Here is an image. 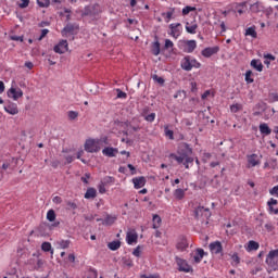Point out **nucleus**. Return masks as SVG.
<instances>
[{
    "label": "nucleus",
    "instance_id": "obj_28",
    "mask_svg": "<svg viewBox=\"0 0 278 278\" xmlns=\"http://www.w3.org/2000/svg\"><path fill=\"white\" fill-rule=\"evenodd\" d=\"M175 14V8L169 9L167 12H163L162 16L165 18L166 23L170 22V18H173V15Z\"/></svg>",
    "mask_w": 278,
    "mask_h": 278
},
{
    "label": "nucleus",
    "instance_id": "obj_54",
    "mask_svg": "<svg viewBox=\"0 0 278 278\" xmlns=\"http://www.w3.org/2000/svg\"><path fill=\"white\" fill-rule=\"evenodd\" d=\"M269 194H270L271 197H277V198H278V186H275L274 188H271V189L269 190Z\"/></svg>",
    "mask_w": 278,
    "mask_h": 278
},
{
    "label": "nucleus",
    "instance_id": "obj_30",
    "mask_svg": "<svg viewBox=\"0 0 278 278\" xmlns=\"http://www.w3.org/2000/svg\"><path fill=\"white\" fill-rule=\"evenodd\" d=\"M174 197L175 199H177L178 201H181V199H184V197H186V191L184 189H176L174 191Z\"/></svg>",
    "mask_w": 278,
    "mask_h": 278
},
{
    "label": "nucleus",
    "instance_id": "obj_12",
    "mask_svg": "<svg viewBox=\"0 0 278 278\" xmlns=\"http://www.w3.org/2000/svg\"><path fill=\"white\" fill-rule=\"evenodd\" d=\"M208 249L212 255H220L223 254V243L220 241H214L210 243Z\"/></svg>",
    "mask_w": 278,
    "mask_h": 278
},
{
    "label": "nucleus",
    "instance_id": "obj_31",
    "mask_svg": "<svg viewBox=\"0 0 278 278\" xmlns=\"http://www.w3.org/2000/svg\"><path fill=\"white\" fill-rule=\"evenodd\" d=\"M153 229H160V226L162 225V217L160 215H153Z\"/></svg>",
    "mask_w": 278,
    "mask_h": 278
},
{
    "label": "nucleus",
    "instance_id": "obj_56",
    "mask_svg": "<svg viewBox=\"0 0 278 278\" xmlns=\"http://www.w3.org/2000/svg\"><path fill=\"white\" fill-rule=\"evenodd\" d=\"M269 100L271 101V103H275V101H278V94L277 93H271L269 96Z\"/></svg>",
    "mask_w": 278,
    "mask_h": 278
},
{
    "label": "nucleus",
    "instance_id": "obj_4",
    "mask_svg": "<svg viewBox=\"0 0 278 278\" xmlns=\"http://www.w3.org/2000/svg\"><path fill=\"white\" fill-rule=\"evenodd\" d=\"M169 157L175 160L178 164H184L186 168H190V164H193L194 159L192 156H188V154L184 153L180 155L170 154Z\"/></svg>",
    "mask_w": 278,
    "mask_h": 278
},
{
    "label": "nucleus",
    "instance_id": "obj_23",
    "mask_svg": "<svg viewBox=\"0 0 278 278\" xmlns=\"http://www.w3.org/2000/svg\"><path fill=\"white\" fill-rule=\"evenodd\" d=\"M250 64H251L252 68H254L258 73H262V71H264V65L262 64V61H260V60L253 59Z\"/></svg>",
    "mask_w": 278,
    "mask_h": 278
},
{
    "label": "nucleus",
    "instance_id": "obj_63",
    "mask_svg": "<svg viewBox=\"0 0 278 278\" xmlns=\"http://www.w3.org/2000/svg\"><path fill=\"white\" fill-rule=\"evenodd\" d=\"M141 278H160V276L159 275H150V276L142 275Z\"/></svg>",
    "mask_w": 278,
    "mask_h": 278
},
{
    "label": "nucleus",
    "instance_id": "obj_40",
    "mask_svg": "<svg viewBox=\"0 0 278 278\" xmlns=\"http://www.w3.org/2000/svg\"><path fill=\"white\" fill-rule=\"evenodd\" d=\"M115 222H116V217H114V216H108V217L103 220L102 225H114Z\"/></svg>",
    "mask_w": 278,
    "mask_h": 278
},
{
    "label": "nucleus",
    "instance_id": "obj_61",
    "mask_svg": "<svg viewBox=\"0 0 278 278\" xmlns=\"http://www.w3.org/2000/svg\"><path fill=\"white\" fill-rule=\"evenodd\" d=\"M153 79H155V81H157V84H164V78L157 77V75H155V76L153 77Z\"/></svg>",
    "mask_w": 278,
    "mask_h": 278
},
{
    "label": "nucleus",
    "instance_id": "obj_42",
    "mask_svg": "<svg viewBox=\"0 0 278 278\" xmlns=\"http://www.w3.org/2000/svg\"><path fill=\"white\" fill-rule=\"evenodd\" d=\"M240 110H242V104L236 103L230 105V112H232V114L240 112Z\"/></svg>",
    "mask_w": 278,
    "mask_h": 278
},
{
    "label": "nucleus",
    "instance_id": "obj_43",
    "mask_svg": "<svg viewBox=\"0 0 278 278\" xmlns=\"http://www.w3.org/2000/svg\"><path fill=\"white\" fill-rule=\"evenodd\" d=\"M231 260H232V266H238V264H240V256H238V253H235L231 255Z\"/></svg>",
    "mask_w": 278,
    "mask_h": 278
},
{
    "label": "nucleus",
    "instance_id": "obj_35",
    "mask_svg": "<svg viewBox=\"0 0 278 278\" xmlns=\"http://www.w3.org/2000/svg\"><path fill=\"white\" fill-rule=\"evenodd\" d=\"M41 250H43L45 253H49V251H50L51 255H53V250L51 249V243L50 242H43L41 244Z\"/></svg>",
    "mask_w": 278,
    "mask_h": 278
},
{
    "label": "nucleus",
    "instance_id": "obj_49",
    "mask_svg": "<svg viewBox=\"0 0 278 278\" xmlns=\"http://www.w3.org/2000/svg\"><path fill=\"white\" fill-rule=\"evenodd\" d=\"M21 3H18V8H21L22 10H25V8H28L29 5V0H20Z\"/></svg>",
    "mask_w": 278,
    "mask_h": 278
},
{
    "label": "nucleus",
    "instance_id": "obj_37",
    "mask_svg": "<svg viewBox=\"0 0 278 278\" xmlns=\"http://www.w3.org/2000/svg\"><path fill=\"white\" fill-rule=\"evenodd\" d=\"M37 5H39V8H49L51 0H37Z\"/></svg>",
    "mask_w": 278,
    "mask_h": 278
},
{
    "label": "nucleus",
    "instance_id": "obj_18",
    "mask_svg": "<svg viewBox=\"0 0 278 278\" xmlns=\"http://www.w3.org/2000/svg\"><path fill=\"white\" fill-rule=\"evenodd\" d=\"M102 154L105 155V157H116L118 154V149L106 147L102 150Z\"/></svg>",
    "mask_w": 278,
    "mask_h": 278
},
{
    "label": "nucleus",
    "instance_id": "obj_15",
    "mask_svg": "<svg viewBox=\"0 0 278 278\" xmlns=\"http://www.w3.org/2000/svg\"><path fill=\"white\" fill-rule=\"evenodd\" d=\"M132 184L136 190H140V188H144V186L147 185V178H144L143 176L132 178Z\"/></svg>",
    "mask_w": 278,
    "mask_h": 278
},
{
    "label": "nucleus",
    "instance_id": "obj_11",
    "mask_svg": "<svg viewBox=\"0 0 278 278\" xmlns=\"http://www.w3.org/2000/svg\"><path fill=\"white\" fill-rule=\"evenodd\" d=\"M126 242L127 244H137L138 243V232L136 229H129L126 233Z\"/></svg>",
    "mask_w": 278,
    "mask_h": 278
},
{
    "label": "nucleus",
    "instance_id": "obj_48",
    "mask_svg": "<svg viewBox=\"0 0 278 278\" xmlns=\"http://www.w3.org/2000/svg\"><path fill=\"white\" fill-rule=\"evenodd\" d=\"M144 121H147L148 123H153V121H155V113H151L149 115H146Z\"/></svg>",
    "mask_w": 278,
    "mask_h": 278
},
{
    "label": "nucleus",
    "instance_id": "obj_38",
    "mask_svg": "<svg viewBox=\"0 0 278 278\" xmlns=\"http://www.w3.org/2000/svg\"><path fill=\"white\" fill-rule=\"evenodd\" d=\"M165 136L169 140H175V132L170 129H168V126L165 127Z\"/></svg>",
    "mask_w": 278,
    "mask_h": 278
},
{
    "label": "nucleus",
    "instance_id": "obj_47",
    "mask_svg": "<svg viewBox=\"0 0 278 278\" xmlns=\"http://www.w3.org/2000/svg\"><path fill=\"white\" fill-rule=\"evenodd\" d=\"M63 157L66 161V164H71L75 160V156L72 154H64Z\"/></svg>",
    "mask_w": 278,
    "mask_h": 278
},
{
    "label": "nucleus",
    "instance_id": "obj_10",
    "mask_svg": "<svg viewBox=\"0 0 278 278\" xmlns=\"http://www.w3.org/2000/svg\"><path fill=\"white\" fill-rule=\"evenodd\" d=\"M23 97V90L21 88L11 87L8 90V98L13 99V101H18Z\"/></svg>",
    "mask_w": 278,
    "mask_h": 278
},
{
    "label": "nucleus",
    "instance_id": "obj_58",
    "mask_svg": "<svg viewBox=\"0 0 278 278\" xmlns=\"http://www.w3.org/2000/svg\"><path fill=\"white\" fill-rule=\"evenodd\" d=\"M210 94H212V91H211V90H206V91H204V93L201 96V99H202V100H205V99H207V97H210Z\"/></svg>",
    "mask_w": 278,
    "mask_h": 278
},
{
    "label": "nucleus",
    "instance_id": "obj_44",
    "mask_svg": "<svg viewBox=\"0 0 278 278\" xmlns=\"http://www.w3.org/2000/svg\"><path fill=\"white\" fill-rule=\"evenodd\" d=\"M152 53H153V55H157L160 53V42L159 41L153 43Z\"/></svg>",
    "mask_w": 278,
    "mask_h": 278
},
{
    "label": "nucleus",
    "instance_id": "obj_9",
    "mask_svg": "<svg viewBox=\"0 0 278 278\" xmlns=\"http://www.w3.org/2000/svg\"><path fill=\"white\" fill-rule=\"evenodd\" d=\"M169 36H172V38H179L181 36V31H184V28L181 26V23H173L169 25Z\"/></svg>",
    "mask_w": 278,
    "mask_h": 278
},
{
    "label": "nucleus",
    "instance_id": "obj_33",
    "mask_svg": "<svg viewBox=\"0 0 278 278\" xmlns=\"http://www.w3.org/2000/svg\"><path fill=\"white\" fill-rule=\"evenodd\" d=\"M245 36H251V38H257V31L255 30V27H249L245 29Z\"/></svg>",
    "mask_w": 278,
    "mask_h": 278
},
{
    "label": "nucleus",
    "instance_id": "obj_59",
    "mask_svg": "<svg viewBox=\"0 0 278 278\" xmlns=\"http://www.w3.org/2000/svg\"><path fill=\"white\" fill-rule=\"evenodd\" d=\"M25 66H26V68H28L29 71H31V68H34V63L30 62V61H27V62L25 63Z\"/></svg>",
    "mask_w": 278,
    "mask_h": 278
},
{
    "label": "nucleus",
    "instance_id": "obj_46",
    "mask_svg": "<svg viewBox=\"0 0 278 278\" xmlns=\"http://www.w3.org/2000/svg\"><path fill=\"white\" fill-rule=\"evenodd\" d=\"M67 116H68L70 121H75V118H77V116H79V113H77L76 111H70L67 113Z\"/></svg>",
    "mask_w": 278,
    "mask_h": 278
},
{
    "label": "nucleus",
    "instance_id": "obj_3",
    "mask_svg": "<svg viewBox=\"0 0 278 278\" xmlns=\"http://www.w3.org/2000/svg\"><path fill=\"white\" fill-rule=\"evenodd\" d=\"M182 71H191L193 68H201V63L197 59L187 55L180 61Z\"/></svg>",
    "mask_w": 278,
    "mask_h": 278
},
{
    "label": "nucleus",
    "instance_id": "obj_50",
    "mask_svg": "<svg viewBox=\"0 0 278 278\" xmlns=\"http://www.w3.org/2000/svg\"><path fill=\"white\" fill-rule=\"evenodd\" d=\"M117 92V99H127V93L121 89H116Z\"/></svg>",
    "mask_w": 278,
    "mask_h": 278
},
{
    "label": "nucleus",
    "instance_id": "obj_2",
    "mask_svg": "<svg viewBox=\"0 0 278 278\" xmlns=\"http://www.w3.org/2000/svg\"><path fill=\"white\" fill-rule=\"evenodd\" d=\"M265 263L268 266V273L278 270V249L268 252Z\"/></svg>",
    "mask_w": 278,
    "mask_h": 278
},
{
    "label": "nucleus",
    "instance_id": "obj_36",
    "mask_svg": "<svg viewBox=\"0 0 278 278\" xmlns=\"http://www.w3.org/2000/svg\"><path fill=\"white\" fill-rule=\"evenodd\" d=\"M245 7H247V2L236 4L235 5L236 12H238V14H244V8Z\"/></svg>",
    "mask_w": 278,
    "mask_h": 278
},
{
    "label": "nucleus",
    "instance_id": "obj_20",
    "mask_svg": "<svg viewBox=\"0 0 278 278\" xmlns=\"http://www.w3.org/2000/svg\"><path fill=\"white\" fill-rule=\"evenodd\" d=\"M54 247L56 249H70L71 247V240H64V239H59L56 241H54Z\"/></svg>",
    "mask_w": 278,
    "mask_h": 278
},
{
    "label": "nucleus",
    "instance_id": "obj_57",
    "mask_svg": "<svg viewBox=\"0 0 278 278\" xmlns=\"http://www.w3.org/2000/svg\"><path fill=\"white\" fill-rule=\"evenodd\" d=\"M132 255H135V257H140V247H137V248L132 251Z\"/></svg>",
    "mask_w": 278,
    "mask_h": 278
},
{
    "label": "nucleus",
    "instance_id": "obj_52",
    "mask_svg": "<svg viewBox=\"0 0 278 278\" xmlns=\"http://www.w3.org/2000/svg\"><path fill=\"white\" fill-rule=\"evenodd\" d=\"M98 190H99L100 194H105V192H106L105 184H103L101 181L100 185L98 186Z\"/></svg>",
    "mask_w": 278,
    "mask_h": 278
},
{
    "label": "nucleus",
    "instance_id": "obj_6",
    "mask_svg": "<svg viewBox=\"0 0 278 278\" xmlns=\"http://www.w3.org/2000/svg\"><path fill=\"white\" fill-rule=\"evenodd\" d=\"M99 14H101L99 4L87 5L83 11V16H99Z\"/></svg>",
    "mask_w": 278,
    "mask_h": 278
},
{
    "label": "nucleus",
    "instance_id": "obj_60",
    "mask_svg": "<svg viewBox=\"0 0 278 278\" xmlns=\"http://www.w3.org/2000/svg\"><path fill=\"white\" fill-rule=\"evenodd\" d=\"M264 58H265V60H270V62H274V60H275V55H273V54H265Z\"/></svg>",
    "mask_w": 278,
    "mask_h": 278
},
{
    "label": "nucleus",
    "instance_id": "obj_34",
    "mask_svg": "<svg viewBox=\"0 0 278 278\" xmlns=\"http://www.w3.org/2000/svg\"><path fill=\"white\" fill-rule=\"evenodd\" d=\"M190 12H197V7L187 5L182 9V16H188Z\"/></svg>",
    "mask_w": 278,
    "mask_h": 278
},
{
    "label": "nucleus",
    "instance_id": "obj_51",
    "mask_svg": "<svg viewBox=\"0 0 278 278\" xmlns=\"http://www.w3.org/2000/svg\"><path fill=\"white\" fill-rule=\"evenodd\" d=\"M165 49H173L175 47V43H173V40L170 39H165Z\"/></svg>",
    "mask_w": 278,
    "mask_h": 278
},
{
    "label": "nucleus",
    "instance_id": "obj_24",
    "mask_svg": "<svg viewBox=\"0 0 278 278\" xmlns=\"http://www.w3.org/2000/svg\"><path fill=\"white\" fill-rule=\"evenodd\" d=\"M198 28L199 25H197V22H192L191 24L189 22L186 23V31L188 34H197Z\"/></svg>",
    "mask_w": 278,
    "mask_h": 278
},
{
    "label": "nucleus",
    "instance_id": "obj_14",
    "mask_svg": "<svg viewBox=\"0 0 278 278\" xmlns=\"http://www.w3.org/2000/svg\"><path fill=\"white\" fill-rule=\"evenodd\" d=\"M220 51V48L218 46L215 47H208L202 50L203 58H212V55H216Z\"/></svg>",
    "mask_w": 278,
    "mask_h": 278
},
{
    "label": "nucleus",
    "instance_id": "obj_55",
    "mask_svg": "<svg viewBox=\"0 0 278 278\" xmlns=\"http://www.w3.org/2000/svg\"><path fill=\"white\" fill-rule=\"evenodd\" d=\"M52 202L55 203L56 205H60V203H62V198L56 195L52 199Z\"/></svg>",
    "mask_w": 278,
    "mask_h": 278
},
{
    "label": "nucleus",
    "instance_id": "obj_29",
    "mask_svg": "<svg viewBox=\"0 0 278 278\" xmlns=\"http://www.w3.org/2000/svg\"><path fill=\"white\" fill-rule=\"evenodd\" d=\"M94 197H97V189L94 188L87 189L85 193V199H94Z\"/></svg>",
    "mask_w": 278,
    "mask_h": 278
},
{
    "label": "nucleus",
    "instance_id": "obj_62",
    "mask_svg": "<svg viewBox=\"0 0 278 278\" xmlns=\"http://www.w3.org/2000/svg\"><path fill=\"white\" fill-rule=\"evenodd\" d=\"M127 166H128L129 170L131 172V175H136V167H134V165H131V164H128Z\"/></svg>",
    "mask_w": 278,
    "mask_h": 278
},
{
    "label": "nucleus",
    "instance_id": "obj_26",
    "mask_svg": "<svg viewBox=\"0 0 278 278\" xmlns=\"http://www.w3.org/2000/svg\"><path fill=\"white\" fill-rule=\"evenodd\" d=\"M75 31V26L73 24H67L61 31L62 36L66 37L68 34Z\"/></svg>",
    "mask_w": 278,
    "mask_h": 278
},
{
    "label": "nucleus",
    "instance_id": "obj_32",
    "mask_svg": "<svg viewBox=\"0 0 278 278\" xmlns=\"http://www.w3.org/2000/svg\"><path fill=\"white\" fill-rule=\"evenodd\" d=\"M108 247L111 251H118V249H121V241L118 240L112 241L108 244Z\"/></svg>",
    "mask_w": 278,
    "mask_h": 278
},
{
    "label": "nucleus",
    "instance_id": "obj_7",
    "mask_svg": "<svg viewBox=\"0 0 278 278\" xmlns=\"http://www.w3.org/2000/svg\"><path fill=\"white\" fill-rule=\"evenodd\" d=\"M175 261L178 266V270L180 273H192V266H190V264H188V261H186L179 256H176Z\"/></svg>",
    "mask_w": 278,
    "mask_h": 278
},
{
    "label": "nucleus",
    "instance_id": "obj_16",
    "mask_svg": "<svg viewBox=\"0 0 278 278\" xmlns=\"http://www.w3.org/2000/svg\"><path fill=\"white\" fill-rule=\"evenodd\" d=\"M203 257H205V251L203 249H197L193 252L194 264H201V262L203 261Z\"/></svg>",
    "mask_w": 278,
    "mask_h": 278
},
{
    "label": "nucleus",
    "instance_id": "obj_17",
    "mask_svg": "<svg viewBox=\"0 0 278 278\" xmlns=\"http://www.w3.org/2000/svg\"><path fill=\"white\" fill-rule=\"evenodd\" d=\"M4 111L7 114H11V116H16L18 114V105L16 103H9L4 105Z\"/></svg>",
    "mask_w": 278,
    "mask_h": 278
},
{
    "label": "nucleus",
    "instance_id": "obj_41",
    "mask_svg": "<svg viewBox=\"0 0 278 278\" xmlns=\"http://www.w3.org/2000/svg\"><path fill=\"white\" fill-rule=\"evenodd\" d=\"M252 75H253V72L251 70L245 72L247 84H253L254 79H253Z\"/></svg>",
    "mask_w": 278,
    "mask_h": 278
},
{
    "label": "nucleus",
    "instance_id": "obj_19",
    "mask_svg": "<svg viewBox=\"0 0 278 278\" xmlns=\"http://www.w3.org/2000/svg\"><path fill=\"white\" fill-rule=\"evenodd\" d=\"M197 49V40L185 41V53H192Z\"/></svg>",
    "mask_w": 278,
    "mask_h": 278
},
{
    "label": "nucleus",
    "instance_id": "obj_27",
    "mask_svg": "<svg viewBox=\"0 0 278 278\" xmlns=\"http://www.w3.org/2000/svg\"><path fill=\"white\" fill-rule=\"evenodd\" d=\"M257 249H260V243L253 240L249 241L248 247L245 248L248 252L257 251Z\"/></svg>",
    "mask_w": 278,
    "mask_h": 278
},
{
    "label": "nucleus",
    "instance_id": "obj_39",
    "mask_svg": "<svg viewBox=\"0 0 278 278\" xmlns=\"http://www.w3.org/2000/svg\"><path fill=\"white\" fill-rule=\"evenodd\" d=\"M47 220H49L50 223H53V220H55V211L53 210L48 211Z\"/></svg>",
    "mask_w": 278,
    "mask_h": 278
},
{
    "label": "nucleus",
    "instance_id": "obj_1",
    "mask_svg": "<svg viewBox=\"0 0 278 278\" xmlns=\"http://www.w3.org/2000/svg\"><path fill=\"white\" fill-rule=\"evenodd\" d=\"M103 144H108V137L100 139H87L85 142V151H87V153H99Z\"/></svg>",
    "mask_w": 278,
    "mask_h": 278
},
{
    "label": "nucleus",
    "instance_id": "obj_53",
    "mask_svg": "<svg viewBox=\"0 0 278 278\" xmlns=\"http://www.w3.org/2000/svg\"><path fill=\"white\" fill-rule=\"evenodd\" d=\"M47 34H49V29L43 28V29L41 30V35L38 37L37 40L40 42V40H42L43 38L47 37Z\"/></svg>",
    "mask_w": 278,
    "mask_h": 278
},
{
    "label": "nucleus",
    "instance_id": "obj_22",
    "mask_svg": "<svg viewBox=\"0 0 278 278\" xmlns=\"http://www.w3.org/2000/svg\"><path fill=\"white\" fill-rule=\"evenodd\" d=\"M250 11L254 14H258V12H264V4H262V2H255L251 4Z\"/></svg>",
    "mask_w": 278,
    "mask_h": 278
},
{
    "label": "nucleus",
    "instance_id": "obj_13",
    "mask_svg": "<svg viewBox=\"0 0 278 278\" xmlns=\"http://www.w3.org/2000/svg\"><path fill=\"white\" fill-rule=\"evenodd\" d=\"M53 51L60 55H62V53H66V51H68V41L61 40L56 46H54Z\"/></svg>",
    "mask_w": 278,
    "mask_h": 278
},
{
    "label": "nucleus",
    "instance_id": "obj_45",
    "mask_svg": "<svg viewBox=\"0 0 278 278\" xmlns=\"http://www.w3.org/2000/svg\"><path fill=\"white\" fill-rule=\"evenodd\" d=\"M102 182H103L105 186H110V184H114V177L106 176V177L103 178Z\"/></svg>",
    "mask_w": 278,
    "mask_h": 278
},
{
    "label": "nucleus",
    "instance_id": "obj_64",
    "mask_svg": "<svg viewBox=\"0 0 278 278\" xmlns=\"http://www.w3.org/2000/svg\"><path fill=\"white\" fill-rule=\"evenodd\" d=\"M68 262H71L72 264H74V262H75V254H70V255H68Z\"/></svg>",
    "mask_w": 278,
    "mask_h": 278
},
{
    "label": "nucleus",
    "instance_id": "obj_5",
    "mask_svg": "<svg viewBox=\"0 0 278 278\" xmlns=\"http://www.w3.org/2000/svg\"><path fill=\"white\" fill-rule=\"evenodd\" d=\"M194 214L195 218H198V220H201V223H205V225H207V219L210 218V216H212L210 208H205L203 206L197 207Z\"/></svg>",
    "mask_w": 278,
    "mask_h": 278
},
{
    "label": "nucleus",
    "instance_id": "obj_8",
    "mask_svg": "<svg viewBox=\"0 0 278 278\" xmlns=\"http://www.w3.org/2000/svg\"><path fill=\"white\" fill-rule=\"evenodd\" d=\"M248 161V168H255V166H260L262 164V155L258 154H248L247 155Z\"/></svg>",
    "mask_w": 278,
    "mask_h": 278
},
{
    "label": "nucleus",
    "instance_id": "obj_21",
    "mask_svg": "<svg viewBox=\"0 0 278 278\" xmlns=\"http://www.w3.org/2000/svg\"><path fill=\"white\" fill-rule=\"evenodd\" d=\"M278 201L275 200V198L269 199V201L267 202L268 205V213L269 214H278V208H275V205H277Z\"/></svg>",
    "mask_w": 278,
    "mask_h": 278
},
{
    "label": "nucleus",
    "instance_id": "obj_25",
    "mask_svg": "<svg viewBox=\"0 0 278 278\" xmlns=\"http://www.w3.org/2000/svg\"><path fill=\"white\" fill-rule=\"evenodd\" d=\"M260 131L261 134H263V136H270V134L273 132V130L270 129V127H268V124L266 123L260 125Z\"/></svg>",
    "mask_w": 278,
    "mask_h": 278
}]
</instances>
